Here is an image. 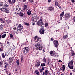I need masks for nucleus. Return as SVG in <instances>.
Returning a JSON list of instances; mask_svg holds the SVG:
<instances>
[{
	"mask_svg": "<svg viewBox=\"0 0 75 75\" xmlns=\"http://www.w3.org/2000/svg\"><path fill=\"white\" fill-rule=\"evenodd\" d=\"M0 21H3V19H0Z\"/></svg>",
	"mask_w": 75,
	"mask_h": 75,
	"instance_id": "nucleus-60",
	"label": "nucleus"
},
{
	"mask_svg": "<svg viewBox=\"0 0 75 75\" xmlns=\"http://www.w3.org/2000/svg\"><path fill=\"white\" fill-rule=\"evenodd\" d=\"M49 10L52 11V10H54V7H50L49 8Z\"/></svg>",
	"mask_w": 75,
	"mask_h": 75,
	"instance_id": "nucleus-22",
	"label": "nucleus"
},
{
	"mask_svg": "<svg viewBox=\"0 0 75 75\" xmlns=\"http://www.w3.org/2000/svg\"><path fill=\"white\" fill-rule=\"evenodd\" d=\"M48 23H45V27H47V26H48Z\"/></svg>",
	"mask_w": 75,
	"mask_h": 75,
	"instance_id": "nucleus-37",
	"label": "nucleus"
},
{
	"mask_svg": "<svg viewBox=\"0 0 75 75\" xmlns=\"http://www.w3.org/2000/svg\"><path fill=\"white\" fill-rule=\"evenodd\" d=\"M9 10H10L9 9H7V8L6 9V10L5 11V13H9Z\"/></svg>",
	"mask_w": 75,
	"mask_h": 75,
	"instance_id": "nucleus-16",
	"label": "nucleus"
},
{
	"mask_svg": "<svg viewBox=\"0 0 75 75\" xmlns=\"http://www.w3.org/2000/svg\"><path fill=\"white\" fill-rule=\"evenodd\" d=\"M35 73H36L37 75H39V72L38 70H36L35 71Z\"/></svg>",
	"mask_w": 75,
	"mask_h": 75,
	"instance_id": "nucleus-21",
	"label": "nucleus"
},
{
	"mask_svg": "<svg viewBox=\"0 0 75 75\" xmlns=\"http://www.w3.org/2000/svg\"><path fill=\"white\" fill-rule=\"evenodd\" d=\"M1 65H2V64L1 63V62H0V67H2L3 66H2Z\"/></svg>",
	"mask_w": 75,
	"mask_h": 75,
	"instance_id": "nucleus-38",
	"label": "nucleus"
},
{
	"mask_svg": "<svg viewBox=\"0 0 75 75\" xmlns=\"http://www.w3.org/2000/svg\"><path fill=\"white\" fill-rule=\"evenodd\" d=\"M7 23H10V21L8 20V21L7 22Z\"/></svg>",
	"mask_w": 75,
	"mask_h": 75,
	"instance_id": "nucleus-51",
	"label": "nucleus"
},
{
	"mask_svg": "<svg viewBox=\"0 0 75 75\" xmlns=\"http://www.w3.org/2000/svg\"><path fill=\"white\" fill-rule=\"evenodd\" d=\"M62 19V17L61 16V17L60 18V20H61Z\"/></svg>",
	"mask_w": 75,
	"mask_h": 75,
	"instance_id": "nucleus-48",
	"label": "nucleus"
},
{
	"mask_svg": "<svg viewBox=\"0 0 75 75\" xmlns=\"http://www.w3.org/2000/svg\"><path fill=\"white\" fill-rule=\"evenodd\" d=\"M31 11L30 10H28L27 12L28 14V15H30V14H31Z\"/></svg>",
	"mask_w": 75,
	"mask_h": 75,
	"instance_id": "nucleus-19",
	"label": "nucleus"
},
{
	"mask_svg": "<svg viewBox=\"0 0 75 75\" xmlns=\"http://www.w3.org/2000/svg\"><path fill=\"white\" fill-rule=\"evenodd\" d=\"M46 61H47V60L45 59V58H44V59L43 60V62H46Z\"/></svg>",
	"mask_w": 75,
	"mask_h": 75,
	"instance_id": "nucleus-34",
	"label": "nucleus"
},
{
	"mask_svg": "<svg viewBox=\"0 0 75 75\" xmlns=\"http://www.w3.org/2000/svg\"><path fill=\"white\" fill-rule=\"evenodd\" d=\"M45 30L44 28L40 29L39 32L41 34H44L45 33Z\"/></svg>",
	"mask_w": 75,
	"mask_h": 75,
	"instance_id": "nucleus-7",
	"label": "nucleus"
},
{
	"mask_svg": "<svg viewBox=\"0 0 75 75\" xmlns=\"http://www.w3.org/2000/svg\"><path fill=\"white\" fill-rule=\"evenodd\" d=\"M51 0H49L48 1V3H50V2H51Z\"/></svg>",
	"mask_w": 75,
	"mask_h": 75,
	"instance_id": "nucleus-54",
	"label": "nucleus"
},
{
	"mask_svg": "<svg viewBox=\"0 0 75 75\" xmlns=\"http://www.w3.org/2000/svg\"><path fill=\"white\" fill-rule=\"evenodd\" d=\"M55 56H56V57H58L59 55L58 54H56Z\"/></svg>",
	"mask_w": 75,
	"mask_h": 75,
	"instance_id": "nucleus-56",
	"label": "nucleus"
},
{
	"mask_svg": "<svg viewBox=\"0 0 75 75\" xmlns=\"http://www.w3.org/2000/svg\"><path fill=\"white\" fill-rule=\"evenodd\" d=\"M19 15L20 16H21V17H23V16H24V14L23 13H21V12H19Z\"/></svg>",
	"mask_w": 75,
	"mask_h": 75,
	"instance_id": "nucleus-14",
	"label": "nucleus"
},
{
	"mask_svg": "<svg viewBox=\"0 0 75 75\" xmlns=\"http://www.w3.org/2000/svg\"><path fill=\"white\" fill-rule=\"evenodd\" d=\"M27 8V6L26 5H24L23 8V10H25Z\"/></svg>",
	"mask_w": 75,
	"mask_h": 75,
	"instance_id": "nucleus-15",
	"label": "nucleus"
},
{
	"mask_svg": "<svg viewBox=\"0 0 75 75\" xmlns=\"http://www.w3.org/2000/svg\"><path fill=\"white\" fill-rule=\"evenodd\" d=\"M48 70H46L45 71V72H43V75H47L48 74Z\"/></svg>",
	"mask_w": 75,
	"mask_h": 75,
	"instance_id": "nucleus-10",
	"label": "nucleus"
},
{
	"mask_svg": "<svg viewBox=\"0 0 75 75\" xmlns=\"http://www.w3.org/2000/svg\"><path fill=\"white\" fill-rule=\"evenodd\" d=\"M68 35H66L65 36H63V38L64 39H65L67 38H68Z\"/></svg>",
	"mask_w": 75,
	"mask_h": 75,
	"instance_id": "nucleus-26",
	"label": "nucleus"
},
{
	"mask_svg": "<svg viewBox=\"0 0 75 75\" xmlns=\"http://www.w3.org/2000/svg\"><path fill=\"white\" fill-rule=\"evenodd\" d=\"M59 62H62V61H61V60H59Z\"/></svg>",
	"mask_w": 75,
	"mask_h": 75,
	"instance_id": "nucleus-61",
	"label": "nucleus"
},
{
	"mask_svg": "<svg viewBox=\"0 0 75 75\" xmlns=\"http://www.w3.org/2000/svg\"><path fill=\"white\" fill-rule=\"evenodd\" d=\"M17 64L18 65H19L20 64V62L19 60H18L16 61Z\"/></svg>",
	"mask_w": 75,
	"mask_h": 75,
	"instance_id": "nucleus-30",
	"label": "nucleus"
},
{
	"mask_svg": "<svg viewBox=\"0 0 75 75\" xmlns=\"http://www.w3.org/2000/svg\"><path fill=\"white\" fill-rule=\"evenodd\" d=\"M73 22H74V23H75V17H74L73 19Z\"/></svg>",
	"mask_w": 75,
	"mask_h": 75,
	"instance_id": "nucleus-45",
	"label": "nucleus"
},
{
	"mask_svg": "<svg viewBox=\"0 0 75 75\" xmlns=\"http://www.w3.org/2000/svg\"><path fill=\"white\" fill-rule=\"evenodd\" d=\"M37 24L38 25H40V26H41L44 24L41 18L40 19L38 22H37Z\"/></svg>",
	"mask_w": 75,
	"mask_h": 75,
	"instance_id": "nucleus-5",
	"label": "nucleus"
},
{
	"mask_svg": "<svg viewBox=\"0 0 75 75\" xmlns=\"http://www.w3.org/2000/svg\"><path fill=\"white\" fill-rule=\"evenodd\" d=\"M6 36V34H4L2 36V38H4Z\"/></svg>",
	"mask_w": 75,
	"mask_h": 75,
	"instance_id": "nucleus-20",
	"label": "nucleus"
},
{
	"mask_svg": "<svg viewBox=\"0 0 75 75\" xmlns=\"http://www.w3.org/2000/svg\"><path fill=\"white\" fill-rule=\"evenodd\" d=\"M62 69L63 71H64L65 69V65H63V67L62 68Z\"/></svg>",
	"mask_w": 75,
	"mask_h": 75,
	"instance_id": "nucleus-31",
	"label": "nucleus"
},
{
	"mask_svg": "<svg viewBox=\"0 0 75 75\" xmlns=\"http://www.w3.org/2000/svg\"><path fill=\"white\" fill-rule=\"evenodd\" d=\"M7 7H8V5L6 4L1 2H0V9L1 11L5 12Z\"/></svg>",
	"mask_w": 75,
	"mask_h": 75,
	"instance_id": "nucleus-2",
	"label": "nucleus"
},
{
	"mask_svg": "<svg viewBox=\"0 0 75 75\" xmlns=\"http://www.w3.org/2000/svg\"><path fill=\"white\" fill-rule=\"evenodd\" d=\"M35 24V23H33V25H34Z\"/></svg>",
	"mask_w": 75,
	"mask_h": 75,
	"instance_id": "nucleus-63",
	"label": "nucleus"
},
{
	"mask_svg": "<svg viewBox=\"0 0 75 75\" xmlns=\"http://www.w3.org/2000/svg\"><path fill=\"white\" fill-rule=\"evenodd\" d=\"M25 24L26 25H29V23H25Z\"/></svg>",
	"mask_w": 75,
	"mask_h": 75,
	"instance_id": "nucleus-44",
	"label": "nucleus"
},
{
	"mask_svg": "<svg viewBox=\"0 0 75 75\" xmlns=\"http://www.w3.org/2000/svg\"><path fill=\"white\" fill-rule=\"evenodd\" d=\"M72 55H75V53H74V51L72 52Z\"/></svg>",
	"mask_w": 75,
	"mask_h": 75,
	"instance_id": "nucleus-33",
	"label": "nucleus"
},
{
	"mask_svg": "<svg viewBox=\"0 0 75 75\" xmlns=\"http://www.w3.org/2000/svg\"><path fill=\"white\" fill-rule=\"evenodd\" d=\"M51 41H53V39L52 38L51 39Z\"/></svg>",
	"mask_w": 75,
	"mask_h": 75,
	"instance_id": "nucleus-58",
	"label": "nucleus"
},
{
	"mask_svg": "<svg viewBox=\"0 0 75 75\" xmlns=\"http://www.w3.org/2000/svg\"><path fill=\"white\" fill-rule=\"evenodd\" d=\"M53 51H51L50 52V55H52V54H53Z\"/></svg>",
	"mask_w": 75,
	"mask_h": 75,
	"instance_id": "nucleus-40",
	"label": "nucleus"
},
{
	"mask_svg": "<svg viewBox=\"0 0 75 75\" xmlns=\"http://www.w3.org/2000/svg\"><path fill=\"white\" fill-rule=\"evenodd\" d=\"M13 31L16 34L18 33V30L16 28H14L13 29Z\"/></svg>",
	"mask_w": 75,
	"mask_h": 75,
	"instance_id": "nucleus-9",
	"label": "nucleus"
},
{
	"mask_svg": "<svg viewBox=\"0 0 75 75\" xmlns=\"http://www.w3.org/2000/svg\"><path fill=\"white\" fill-rule=\"evenodd\" d=\"M21 61H23V57H21Z\"/></svg>",
	"mask_w": 75,
	"mask_h": 75,
	"instance_id": "nucleus-41",
	"label": "nucleus"
},
{
	"mask_svg": "<svg viewBox=\"0 0 75 75\" xmlns=\"http://www.w3.org/2000/svg\"><path fill=\"white\" fill-rule=\"evenodd\" d=\"M42 69V70L44 71V68L42 67V69Z\"/></svg>",
	"mask_w": 75,
	"mask_h": 75,
	"instance_id": "nucleus-55",
	"label": "nucleus"
},
{
	"mask_svg": "<svg viewBox=\"0 0 75 75\" xmlns=\"http://www.w3.org/2000/svg\"><path fill=\"white\" fill-rule=\"evenodd\" d=\"M40 65V63L39 62H38L36 63L35 66L36 67H39Z\"/></svg>",
	"mask_w": 75,
	"mask_h": 75,
	"instance_id": "nucleus-11",
	"label": "nucleus"
},
{
	"mask_svg": "<svg viewBox=\"0 0 75 75\" xmlns=\"http://www.w3.org/2000/svg\"><path fill=\"white\" fill-rule=\"evenodd\" d=\"M43 71V70H42V69L40 70V72H42Z\"/></svg>",
	"mask_w": 75,
	"mask_h": 75,
	"instance_id": "nucleus-47",
	"label": "nucleus"
},
{
	"mask_svg": "<svg viewBox=\"0 0 75 75\" xmlns=\"http://www.w3.org/2000/svg\"><path fill=\"white\" fill-rule=\"evenodd\" d=\"M7 43L8 45H10V42H8V41L7 42Z\"/></svg>",
	"mask_w": 75,
	"mask_h": 75,
	"instance_id": "nucleus-35",
	"label": "nucleus"
},
{
	"mask_svg": "<svg viewBox=\"0 0 75 75\" xmlns=\"http://www.w3.org/2000/svg\"><path fill=\"white\" fill-rule=\"evenodd\" d=\"M10 37L11 38H12L13 37V35L11 34L10 35Z\"/></svg>",
	"mask_w": 75,
	"mask_h": 75,
	"instance_id": "nucleus-46",
	"label": "nucleus"
},
{
	"mask_svg": "<svg viewBox=\"0 0 75 75\" xmlns=\"http://www.w3.org/2000/svg\"><path fill=\"white\" fill-rule=\"evenodd\" d=\"M8 1L10 4H11V3H12L11 2V0H8Z\"/></svg>",
	"mask_w": 75,
	"mask_h": 75,
	"instance_id": "nucleus-32",
	"label": "nucleus"
},
{
	"mask_svg": "<svg viewBox=\"0 0 75 75\" xmlns=\"http://www.w3.org/2000/svg\"><path fill=\"white\" fill-rule=\"evenodd\" d=\"M64 15V12H62L61 14L60 15V17H63Z\"/></svg>",
	"mask_w": 75,
	"mask_h": 75,
	"instance_id": "nucleus-18",
	"label": "nucleus"
},
{
	"mask_svg": "<svg viewBox=\"0 0 75 75\" xmlns=\"http://www.w3.org/2000/svg\"><path fill=\"white\" fill-rule=\"evenodd\" d=\"M7 20H6V18H5V21H3L2 23H6V22H7Z\"/></svg>",
	"mask_w": 75,
	"mask_h": 75,
	"instance_id": "nucleus-28",
	"label": "nucleus"
},
{
	"mask_svg": "<svg viewBox=\"0 0 75 75\" xmlns=\"http://www.w3.org/2000/svg\"><path fill=\"white\" fill-rule=\"evenodd\" d=\"M43 52H45V51H44V50H43Z\"/></svg>",
	"mask_w": 75,
	"mask_h": 75,
	"instance_id": "nucleus-64",
	"label": "nucleus"
},
{
	"mask_svg": "<svg viewBox=\"0 0 75 75\" xmlns=\"http://www.w3.org/2000/svg\"><path fill=\"white\" fill-rule=\"evenodd\" d=\"M34 17H35L36 19H37V16H34Z\"/></svg>",
	"mask_w": 75,
	"mask_h": 75,
	"instance_id": "nucleus-53",
	"label": "nucleus"
},
{
	"mask_svg": "<svg viewBox=\"0 0 75 75\" xmlns=\"http://www.w3.org/2000/svg\"><path fill=\"white\" fill-rule=\"evenodd\" d=\"M15 71H18V69H16L15 70Z\"/></svg>",
	"mask_w": 75,
	"mask_h": 75,
	"instance_id": "nucleus-59",
	"label": "nucleus"
},
{
	"mask_svg": "<svg viewBox=\"0 0 75 75\" xmlns=\"http://www.w3.org/2000/svg\"><path fill=\"white\" fill-rule=\"evenodd\" d=\"M53 43L55 47L57 48V49H58V41L57 40H54L53 42Z\"/></svg>",
	"mask_w": 75,
	"mask_h": 75,
	"instance_id": "nucleus-6",
	"label": "nucleus"
},
{
	"mask_svg": "<svg viewBox=\"0 0 75 75\" xmlns=\"http://www.w3.org/2000/svg\"><path fill=\"white\" fill-rule=\"evenodd\" d=\"M18 33H21L22 31L21 28L18 29Z\"/></svg>",
	"mask_w": 75,
	"mask_h": 75,
	"instance_id": "nucleus-29",
	"label": "nucleus"
},
{
	"mask_svg": "<svg viewBox=\"0 0 75 75\" xmlns=\"http://www.w3.org/2000/svg\"><path fill=\"white\" fill-rule=\"evenodd\" d=\"M55 6H58V7H59V8L61 7V6L58 5V2H55Z\"/></svg>",
	"mask_w": 75,
	"mask_h": 75,
	"instance_id": "nucleus-13",
	"label": "nucleus"
},
{
	"mask_svg": "<svg viewBox=\"0 0 75 75\" xmlns=\"http://www.w3.org/2000/svg\"><path fill=\"white\" fill-rule=\"evenodd\" d=\"M23 2H25L26 1V0H23Z\"/></svg>",
	"mask_w": 75,
	"mask_h": 75,
	"instance_id": "nucleus-57",
	"label": "nucleus"
},
{
	"mask_svg": "<svg viewBox=\"0 0 75 75\" xmlns=\"http://www.w3.org/2000/svg\"><path fill=\"white\" fill-rule=\"evenodd\" d=\"M12 3H14L15 2V0H12Z\"/></svg>",
	"mask_w": 75,
	"mask_h": 75,
	"instance_id": "nucleus-52",
	"label": "nucleus"
},
{
	"mask_svg": "<svg viewBox=\"0 0 75 75\" xmlns=\"http://www.w3.org/2000/svg\"><path fill=\"white\" fill-rule=\"evenodd\" d=\"M16 11L19 12L20 11H21V10H20V8H18V7H17L16 8Z\"/></svg>",
	"mask_w": 75,
	"mask_h": 75,
	"instance_id": "nucleus-24",
	"label": "nucleus"
},
{
	"mask_svg": "<svg viewBox=\"0 0 75 75\" xmlns=\"http://www.w3.org/2000/svg\"><path fill=\"white\" fill-rule=\"evenodd\" d=\"M1 55H2V57L3 58H5V55H4V53H3L1 54Z\"/></svg>",
	"mask_w": 75,
	"mask_h": 75,
	"instance_id": "nucleus-23",
	"label": "nucleus"
},
{
	"mask_svg": "<svg viewBox=\"0 0 75 75\" xmlns=\"http://www.w3.org/2000/svg\"><path fill=\"white\" fill-rule=\"evenodd\" d=\"M71 1L72 3H74L75 2V0H71Z\"/></svg>",
	"mask_w": 75,
	"mask_h": 75,
	"instance_id": "nucleus-49",
	"label": "nucleus"
},
{
	"mask_svg": "<svg viewBox=\"0 0 75 75\" xmlns=\"http://www.w3.org/2000/svg\"><path fill=\"white\" fill-rule=\"evenodd\" d=\"M29 1H30V3H32L33 2V0H28Z\"/></svg>",
	"mask_w": 75,
	"mask_h": 75,
	"instance_id": "nucleus-36",
	"label": "nucleus"
},
{
	"mask_svg": "<svg viewBox=\"0 0 75 75\" xmlns=\"http://www.w3.org/2000/svg\"><path fill=\"white\" fill-rule=\"evenodd\" d=\"M2 51V49L1 48H0V52H1Z\"/></svg>",
	"mask_w": 75,
	"mask_h": 75,
	"instance_id": "nucleus-50",
	"label": "nucleus"
},
{
	"mask_svg": "<svg viewBox=\"0 0 75 75\" xmlns=\"http://www.w3.org/2000/svg\"><path fill=\"white\" fill-rule=\"evenodd\" d=\"M18 28H21V29H23V27L20 24H19L18 25Z\"/></svg>",
	"mask_w": 75,
	"mask_h": 75,
	"instance_id": "nucleus-12",
	"label": "nucleus"
},
{
	"mask_svg": "<svg viewBox=\"0 0 75 75\" xmlns=\"http://www.w3.org/2000/svg\"><path fill=\"white\" fill-rule=\"evenodd\" d=\"M4 26L3 25H0V30H1L2 29H3V27Z\"/></svg>",
	"mask_w": 75,
	"mask_h": 75,
	"instance_id": "nucleus-17",
	"label": "nucleus"
},
{
	"mask_svg": "<svg viewBox=\"0 0 75 75\" xmlns=\"http://www.w3.org/2000/svg\"><path fill=\"white\" fill-rule=\"evenodd\" d=\"M13 10H14L15 11H17V8H14Z\"/></svg>",
	"mask_w": 75,
	"mask_h": 75,
	"instance_id": "nucleus-42",
	"label": "nucleus"
},
{
	"mask_svg": "<svg viewBox=\"0 0 75 75\" xmlns=\"http://www.w3.org/2000/svg\"><path fill=\"white\" fill-rule=\"evenodd\" d=\"M29 50H30L29 48L27 47H25L23 49V52L24 54H27V53L28 52Z\"/></svg>",
	"mask_w": 75,
	"mask_h": 75,
	"instance_id": "nucleus-4",
	"label": "nucleus"
},
{
	"mask_svg": "<svg viewBox=\"0 0 75 75\" xmlns=\"http://www.w3.org/2000/svg\"><path fill=\"white\" fill-rule=\"evenodd\" d=\"M73 62H74V61L71 60L70 62L68 63V67L71 69H73V68H74V66H73L74 63Z\"/></svg>",
	"mask_w": 75,
	"mask_h": 75,
	"instance_id": "nucleus-3",
	"label": "nucleus"
},
{
	"mask_svg": "<svg viewBox=\"0 0 75 75\" xmlns=\"http://www.w3.org/2000/svg\"><path fill=\"white\" fill-rule=\"evenodd\" d=\"M34 39L35 40V45L36 47L37 50H40L41 51L42 50V43L39 42L41 41V39L39 38L37 36H35L34 38Z\"/></svg>",
	"mask_w": 75,
	"mask_h": 75,
	"instance_id": "nucleus-1",
	"label": "nucleus"
},
{
	"mask_svg": "<svg viewBox=\"0 0 75 75\" xmlns=\"http://www.w3.org/2000/svg\"><path fill=\"white\" fill-rule=\"evenodd\" d=\"M71 16V15L69 14H66L65 15V17H64V18L65 19V20H67V19H68L69 18V17H70V16Z\"/></svg>",
	"mask_w": 75,
	"mask_h": 75,
	"instance_id": "nucleus-8",
	"label": "nucleus"
},
{
	"mask_svg": "<svg viewBox=\"0 0 75 75\" xmlns=\"http://www.w3.org/2000/svg\"><path fill=\"white\" fill-rule=\"evenodd\" d=\"M2 36H1V35H0V38H1Z\"/></svg>",
	"mask_w": 75,
	"mask_h": 75,
	"instance_id": "nucleus-62",
	"label": "nucleus"
},
{
	"mask_svg": "<svg viewBox=\"0 0 75 75\" xmlns=\"http://www.w3.org/2000/svg\"><path fill=\"white\" fill-rule=\"evenodd\" d=\"M32 19H33V21H34L36 20L35 19V17L34 16H33L32 17Z\"/></svg>",
	"mask_w": 75,
	"mask_h": 75,
	"instance_id": "nucleus-27",
	"label": "nucleus"
},
{
	"mask_svg": "<svg viewBox=\"0 0 75 75\" xmlns=\"http://www.w3.org/2000/svg\"><path fill=\"white\" fill-rule=\"evenodd\" d=\"M5 64H6L5 65V68H6V67H7V66L8 65V64L7 63Z\"/></svg>",
	"mask_w": 75,
	"mask_h": 75,
	"instance_id": "nucleus-43",
	"label": "nucleus"
},
{
	"mask_svg": "<svg viewBox=\"0 0 75 75\" xmlns=\"http://www.w3.org/2000/svg\"><path fill=\"white\" fill-rule=\"evenodd\" d=\"M9 61L10 63H11V62L13 61V60L12 59H11L9 60Z\"/></svg>",
	"mask_w": 75,
	"mask_h": 75,
	"instance_id": "nucleus-39",
	"label": "nucleus"
},
{
	"mask_svg": "<svg viewBox=\"0 0 75 75\" xmlns=\"http://www.w3.org/2000/svg\"><path fill=\"white\" fill-rule=\"evenodd\" d=\"M41 67H45V64L44 63H42L41 64Z\"/></svg>",
	"mask_w": 75,
	"mask_h": 75,
	"instance_id": "nucleus-25",
	"label": "nucleus"
}]
</instances>
